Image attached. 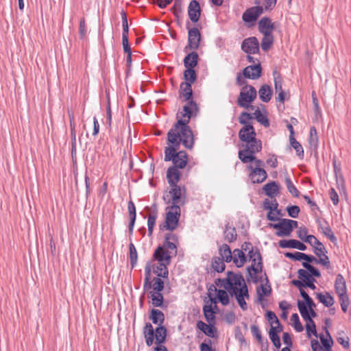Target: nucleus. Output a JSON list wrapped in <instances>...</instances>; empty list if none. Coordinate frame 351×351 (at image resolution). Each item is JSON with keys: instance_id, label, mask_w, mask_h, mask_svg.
Returning a JSON list of instances; mask_svg holds the SVG:
<instances>
[{"instance_id": "obj_1", "label": "nucleus", "mask_w": 351, "mask_h": 351, "mask_svg": "<svg viewBox=\"0 0 351 351\" xmlns=\"http://www.w3.org/2000/svg\"><path fill=\"white\" fill-rule=\"evenodd\" d=\"M198 111L197 104L191 101L183 106L182 112L177 114L178 120L167 133V143L170 146L179 147L180 143L186 149H192L194 145V136L189 123L193 114Z\"/></svg>"}, {"instance_id": "obj_2", "label": "nucleus", "mask_w": 351, "mask_h": 351, "mask_svg": "<svg viewBox=\"0 0 351 351\" xmlns=\"http://www.w3.org/2000/svg\"><path fill=\"white\" fill-rule=\"evenodd\" d=\"M256 134L253 125H246L241 128L239 132V138L241 141L245 143L243 145V149L239 151V158L243 163H247L253 160L250 156H245L247 152L258 153L262 149V142L256 138Z\"/></svg>"}, {"instance_id": "obj_3", "label": "nucleus", "mask_w": 351, "mask_h": 351, "mask_svg": "<svg viewBox=\"0 0 351 351\" xmlns=\"http://www.w3.org/2000/svg\"><path fill=\"white\" fill-rule=\"evenodd\" d=\"M178 147L169 146L165 149V161H172L173 167L178 169H183L186 167L188 160V155L184 151L177 152Z\"/></svg>"}, {"instance_id": "obj_4", "label": "nucleus", "mask_w": 351, "mask_h": 351, "mask_svg": "<svg viewBox=\"0 0 351 351\" xmlns=\"http://www.w3.org/2000/svg\"><path fill=\"white\" fill-rule=\"evenodd\" d=\"M247 256L250 261H252V265L247 267L248 277L254 283H257L258 282L257 274L262 272L263 270L261 255L259 250H256L254 252L250 251L247 253Z\"/></svg>"}, {"instance_id": "obj_5", "label": "nucleus", "mask_w": 351, "mask_h": 351, "mask_svg": "<svg viewBox=\"0 0 351 351\" xmlns=\"http://www.w3.org/2000/svg\"><path fill=\"white\" fill-rule=\"evenodd\" d=\"M241 282H243V276L240 273L235 274L229 271L227 272L226 278L217 279L215 284L218 287L224 288L232 296L233 290H235L237 286L241 285Z\"/></svg>"}, {"instance_id": "obj_6", "label": "nucleus", "mask_w": 351, "mask_h": 351, "mask_svg": "<svg viewBox=\"0 0 351 351\" xmlns=\"http://www.w3.org/2000/svg\"><path fill=\"white\" fill-rule=\"evenodd\" d=\"M256 96L257 92L255 88L251 85H245L239 93L237 104L240 107L254 110L255 106L250 104L256 98Z\"/></svg>"}, {"instance_id": "obj_7", "label": "nucleus", "mask_w": 351, "mask_h": 351, "mask_svg": "<svg viewBox=\"0 0 351 351\" xmlns=\"http://www.w3.org/2000/svg\"><path fill=\"white\" fill-rule=\"evenodd\" d=\"M165 224L160 228L162 230L165 228L168 230L173 231L176 230L178 226V221L180 217V208L177 206H170L167 208Z\"/></svg>"}, {"instance_id": "obj_8", "label": "nucleus", "mask_w": 351, "mask_h": 351, "mask_svg": "<svg viewBox=\"0 0 351 351\" xmlns=\"http://www.w3.org/2000/svg\"><path fill=\"white\" fill-rule=\"evenodd\" d=\"M171 189L169 191L171 198L167 203H171V206H180L183 205L186 199V188L184 186L176 185L170 186Z\"/></svg>"}, {"instance_id": "obj_9", "label": "nucleus", "mask_w": 351, "mask_h": 351, "mask_svg": "<svg viewBox=\"0 0 351 351\" xmlns=\"http://www.w3.org/2000/svg\"><path fill=\"white\" fill-rule=\"evenodd\" d=\"M298 307L302 318L306 322V329L308 337H311L312 334L317 337L318 334L316 330L315 322L311 319L308 311H306V307L302 303V301H298Z\"/></svg>"}, {"instance_id": "obj_10", "label": "nucleus", "mask_w": 351, "mask_h": 351, "mask_svg": "<svg viewBox=\"0 0 351 351\" xmlns=\"http://www.w3.org/2000/svg\"><path fill=\"white\" fill-rule=\"evenodd\" d=\"M232 296L235 297L239 305L242 310H247V305L245 300H248L250 298V295L248 293L247 287L243 278V282H241V285L237 286L235 290H233Z\"/></svg>"}, {"instance_id": "obj_11", "label": "nucleus", "mask_w": 351, "mask_h": 351, "mask_svg": "<svg viewBox=\"0 0 351 351\" xmlns=\"http://www.w3.org/2000/svg\"><path fill=\"white\" fill-rule=\"evenodd\" d=\"M250 170L249 178L253 184L263 182L267 178V173L263 168L254 167L252 165L248 167Z\"/></svg>"}, {"instance_id": "obj_12", "label": "nucleus", "mask_w": 351, "mask_h": 351, "mask_svg": "<svg viewBox=\"0 0 351 351\" xmlns=\"http://www.w3.org/2000/svg\"><path fill=\"white\" fill-rule=\"evenodd\" d=\"M201 40V34L197 27L189 29L188 32V45L186 47L192 50H196L199 48Z\"/></svg>"}, {"instance_id": "obj_13", "label": "nucleus", "mask_w": 351, "mask_h": 351, "mask_svg": "<svg viewBox=\"0 0 351 351\" xmlns=\"http://www.w3.org/2000/svg\"><path fill=\"white\" fill-rule=\"evenodd\" d=\"M280 222L277 223H270L269 227L277 230L276 235L279 237H289L292 232L291 227L287 223V219H279Z\"/></svg>"}, {"instance_id": "obj_14", "label": "nucleus", "mask_w": 351, "mask_h": 351, "mask_svg": "<svg viewBox=\"0 0 351 351\" xmlns=\"http://www.w3.org/2000/svg\"><path fill=\"white\" fill-rule=\"evenodd\" d=\"M242 50L248 54H255L259 51V43L256 37L245 39L241 45Z\"/></svg>"}, {"instance_id": "obj_15", "label": "nucleus", "mask_w": 351, "mask_h": 351, "mask_svg": "<svg viewBox=\"0 0 351 351\" xmlns=\"http://www.w3.org/2000/svg\"><path fill=\"white\" fill-rule=\"evenodd\" d=\"M264 9L265 8L260 5L252 7L243 12L242 19L247 23L254 22L263 12Z\"/></svg>"}, {"instance_id": "obj_16", "label": "nucleus", "mask_w": 351, "mask_h": 351, "mask_svg": "<svg viewBox=\"0 0 351 351\" xmlns=\"http://www.w3.org/2000/svg\"><path fill=\"white\" fill-rule=\"evenodd\" d=\"M212 303H214L215 305L213 307L212 304L204 305L203 306V313L205 317L206 320L208 322V324H215V309H217V299L215 298H210Z\"/></svg>"}, {"instance_id": "obj_17", "label": "nucleus", "mask_w": 351, "mask_h": 351, "mask_svg": "<svg viewBox=\"0 0 351 351\" xmlns=\"http://www.w3.org/2000/svg\"><path fill=\"white\" fill-rule=\"evenodd\" d=\"M188 15L193 23H197L200 18L201 8L199 2L192 0L188 7Z\"/></svg>"}, {"instance_id": "obj_18", "label": "nucleus", "mask_w": 351, "mask_h": 351, "mask_svg": "<svg viewBox=\"0 0 351 351\" xmlns=\"http://www.w3.org/2000/svg\"><path fill=\"white\" fill-rule=\"evenodd\" d=\"M154 260L159 263L170 264L171 258L173 256L168 251L164 249V247L158 246L154 253Z\"/></svg>"}, {"instance_id": "obj_19", "label": "nucleus", "mask_w": 351, "mask_h": 351, "mask_svg": "<svg viewBox=\"0 0 351 351\" xmlns=\"http://www.w3.org/2000/svg\"><path fill=\"white\" fill-rule=\"evenodd\" d=\"M261 71V66L260 64H258L246 66L243 71V74L246 78L256 80L260 77Z\"/></svg>"}, {"instance_id": "obj_20", "label": "nucleus", "mask_w": 351, "mask_h": 351, "mask_svg": "<svg viewBox=\"0 0 351 351\" xmlns=\"http://www.w3.org/2000/svg\"><path fill=\"white\" fill-rule=\"evenodd\" d=\"M274 29V24L267 16L263 17L258 22V30L263 34H272Z\"/></svg>"}, {"instance_id": "obj_21", "label": "nucleus", "mask_w": 351, "mask_h": 351, "mask_svg": "<svg viewBox=\"0 0 351 351\" xmlns=\"http://www.w3.org/2000/svg\"><path fill=\"white\" fill-rule=\"evenodd\" d=\"M335 289L339 298L348 296L346 281L341 274H337L336 277Z\"/></svg>"}, {"instance_id": "obj_22", "label": "nucleus", "mask_w": 351, "mask_h": 351, "mask_svg": "<svg viewBox=\"0 0 351 351\" xmlns=\"http://www.w3.org/2000/svg\"><path fill=\"white\" fill-rule=\"evenodd\" d=\"M279 246L282 248H293L301 251H304L307 248L303 243L295 239L280 240Z\"/></svg>"}, {"instance_id": "obj_23", "label": "nucleus", "mask_w": 351, "mask_h": 351, "mask_svg": "<svg viewBox=\"0 0 351 351\" xmlns=\"http://www.w3.org/2000/svg\"><path fill=\"white\" fill-rule=\"evenodd\" d=\"M167 179L170 186L178 185L180 179V173L176 167L171 166L167 171Z\"/></svg>"}, {"instance_id": "obj_24", "label": "nucleus", "mask_w": 351, "mask_h": 351, "mask_svg": "<svg viewBox=\"0 0 351 351\" xmlns=\"http://www.w3.org/2000/svg\"><path fill=\"white\" fill-rule=\"evenodd\" d=\"M280 185L275 181H271L264 185L263 191L270 198H274L279 193Z\"/></svg>"}, {"instance_id": "obj_25", "label": "nucleus", "mask_w": 351, "mask_h": 351, "mask_svg": "<svg viewBox=\"0 0 351 351\" xmlns=\"http://www.w3.org/2000/svg\"><path fill=\"white\" fill-rule=\"evenodd\" d=\"M262 108L264 110V113L261 112L259 108H257L256 109L254 108V112L252 114L253 115V119H256L265 128H268L269 126V121L265 111L264 106L262 105Z\"/></svg>"}, {"instance_id": "obj_26", "label": "nucleus", "mask_w": 351, "mask_h": 351, "mask_svg": "<svg viewBox=\"0 0 351 351\" xmlns=\"http://www.w3.org/2000/svg\"><path fill=\"white\" fill-rule=\"evenodd\" d=\"M232 261L237 267H241L244 265L247 261V257L243 250L235 249L232 252Z\"/></svg>"}, {"instance_id": "obj_27", "label": "nucleus", "mask_w": 351, "mask_h": 351, "mask_svg": "<svg viewBox=\"0 0 351 351\" xmlns=\"http://www.w3.org/2000/svg\"><path fill=\"white\" fill-rule=\"evenodd\" d=\"M180 95L184 97V101H187V104L193 101L191 99L193 95V90L191 88V84L189 82H182L180 88Z\"/></svg>"}, {"instance_id": "obj_28", "label": "nucleus", "mask_w": 351, "mask_h": 351, "mask_svg": "<svg viewBox=\"0 0 351 351\" xmlns=\"http://www.w3.org/2000/svg\"><path fill=\"white\" fill-rule=\"evenodd\" d=\"M158 217V210L156 205H153L152 208L148 215L147 219V228L149 235H151L153 232L154 228L156 223V221Z\"/></svg>"}, {"instance_id": "obj_29", "label": "nucleus", "mask_w": 351, "mask_h": 351, "mask_svg": "<svg viewBox=\"0 0 351 351\" xmlns=\"http://www.w3.org/2000/svg\"><path fill=\"white\" fill-rule=\"evenodd\" d=\"M259 97L263 102H269L272 96V90L267 84H263L258 90Z\"/></svg>"}, {"instance_id": "obj_30", "label": "nucleus", "mask_w": 351, "mask_h": 351, "mask_svg": "<svg viewBox=\"0 0 351 351\" xmlns=\"http://www.w3.org/2000/svg\"><path fill=\"white\" fill-rule=\"evenodd\" d=\"M215 324H209L207 325L202 321H198L197 322V327L202 330L206 335L210 337H214V332L215 330Z\"/></svg>"}, {"instance_id": "obj_31", "label": "nucleus", "mask_w": 351, "mask_h": 351, "mask_svg": "<svg viewBox=\"0 0 351 351\" xmlns=\"http://www.w3.org/2000/svg\"><path fill=\"white\" fill-rule=\"evenodd\" d=\"M198 54L195 51L189 53L184 59V64L186 68L194 69L197 64Z\"/></svg>"}, {"instance_id": "obj_32", "label": "nucleus", "mask_w": 351, "mask_h": 351, "mask_svg": "<svg viewBox=\"0 0 351 351\" xmlns=\"http://www.w3.org/2000/svg\"><path fill=\"white\" fill-rule=\"evenodd\" d=\"M219 252L221 256V258L226 263L232 261V252H231L230 247L227 244H223L219 247Z\"/></svg>"}, {"instance_id": "obj_33", "label": "nucleus", "mask_w": 351, "mask_h": 351, "mask_svg": "<svg viewBox=\"0 0 351 351\" xmlns=\"http://www.w3.org/2000/svg\"><path fill=\"white\" fill-rule=\"evenodd\" d=\"M308 143L311 149L315 151L319 145V138L316 128L313 126L310 129V134L308 137Z\"/></svg>"}, {"instance_id": "obj_34", "label": "nucleus", "mask_w": 351, "mask_h": 351, "mask_svg": "<svg viewBox=\"0 0 351 351\" xmlns=\"http://www.w3.org/2000/svg\"><path fill=\"white\" fill-rule=\"evenodd\" d=\"M223 236L226 241L232 243L236 241L237 234L235 228L229 226V224L226 225V228L223 230Z\"/></svg>"}, {"instance_id": "obj_35", "label": "nucleus", "mask_w": 351, "mask_h": 351, "mask_svg": "<svg viewBox=\"0 0 351 351\" xmlns=\"http://www.w3.org/2000/svg\"><path fill=\"white\" fill-rule=\"evenodd\" d=\"M150 319L154 324L162 326L165 321V315L158 309H152L151 311Z\"/></svg>"}, {"instance_id": "obj_36", "label": "nucleus", "mask_w": 351, "mask_h": 351, "mask_svg": "<svg viewBox=\"0 0 351 351\" xmlns=\"http://www.w3.org/2000/svg\"><path fill=\"white\" fill-rule=\"evenodd\" d=\"M154 337L157 344H162L165 342L167 336V329L163 326H158L155 330Z\"/></svg>"}, {"instance_id": "obj_37", "label": "nucleus", "mask_w": 351, "mask_h": 351, "mask_svg": "<svg viewBox=\"0 0 351 351\" xmlns=\"http://www.w3.org/2000/svg\"><path fill=\"white\" fill-rule=\"evenodd\" d=\"M169 264H165L163 263H159L157 266L154 267V272L158 277H161L163 278H167L169 275V271L167 266Z\"/></svg>"}, {"instance_id": "obj_38", "label": "nucleus", "mask_w": 351, "mask_h": 351, "mask_svg": "<svg viewBox=\"0 0 351 351\" xmlns=\"http://www.w3.org/2000/svg\"><path fill=\"white\" fill-rule=\"evenodd\" d=\"M274 43V36L272 34H263V38L261 40V49L264 51H267L271 47Z\"/></svg>"}, {"instance_id": "obj_39", "label": "nucleus", "mask_w": 351, "mask_h": 351, "mask_svg": "<svg viewBox=\"0 0 351 351\" xmlns=\"http://www.w3.org/2000/svg\"><path fill=\"white\" fill-rule=\"evenodd\" d=\"M269 338H270L271 341H272L274 346L276 348H280L281 346V343H280V337L278 335V331H277L276 327H274L271 326V327L270 328L269 331Z\"/></svg>"}, {"instance_id": "obj_40", "label": "nucleus", "mask_w": 351, "mask_h": 351, "mask_svg": "<svg viewBox=\"0 0 351 351\" xmlns=\"http://www.w3.org/2000/svg\"><path fill=\"white\" fill-rule=\"evenodd\" d=\"M271 293V289L270 285H269L268 288L265 287L263 285H261V286L258 287L256 288L258 301L259 302H262L263 300V297L270 295Z\"/></svg>"}, {"instance_id": "obj_41", "label": "nucleus", "mask_w": 351, "mask_h": 351, "mask_svg": "<svg viewBox=\"0 0 351 351\" xmlns=\"http://www.w3.org/2000/svg\"><path fill=\"white\" fill-rule=\"evenodd\" d=\"M317 222L318 223L319 228H322V232L325 236H326L332 242L337 241V239L327 221H325L326 224L325 227H322L320 220H317Z\"/></svg>"}, {"instance_id": "obj_42", "label": "nucleus", "mask_w": 351, "mask_h": 351, "mask_svg": "<svg viewBox=\"0 0 351 351\" xmlns=\"http://www.w3.org/2000/svg\"><path fill=\"white\" fill-rule=\"evenodd\" d=\"M151 271V265L147 263L145 268L144 290H148L152 288Z\"/></svg>"}, {"instance_id": "obj_43", "label": "nucleus", "mask_w": 351, "mask_h": 351, "mask_svg": "<svg viewBox=\"0 0 351 351\" xmlns=\"http://www.w3.org/2000/svg\"><path fill=\"white\" fill-rule=\"evenodd\" d=\"M317 298L321 303L327 307L331 306L334 304V299L328 293H326V295L321 293H317Z\"/></svg>"}, {"instance_id": "obj_44", "label": "nucleus", "mask_w": 351, "mask_h": 351, "mask_svg": "<svg viewBox=\"0 0 351 351\" xmlns=\"http://www.w3.org/2000/svg\"><path fill=\"white\" fill-rule=\"evenodd\" d=\"M212 267L217 272H222L225 269V263L224 261L222 260L220 257H214L212 259Z\"/></svg>"}, {"instance_id": "obj_45", "label": "nucleus", "mask_w": 351, "mask_h": 351, "mask_svg": "<svg viewBox=\"0 0 351 351\" xmlns=\"http://www.w3.org/2000/svg\"><path fill=\"white\" fill-rule=\"evenodd\" d=\"M215 291L217 292V298L219 302L224 306L228 305L230 303V299L228 293L226 290L217 289V288L213 285Z\"/></svg>"}, {"instance_id": "obj_46", "label": "nucleus", "mask_w": 351, "mask_h": 351, "mask_svg": "<svg viewBox=\"0 0 351 351\" xmlns=\"http://www.w3.org/2000/svg\"><path fill=\"white\" fill-rule=\"evenodd\" d=\"M326 335L328 337V339L324 338V335H320L319 338L323 346L325 348L326 351H332V346L333 345V340L328 332V330H326Z\"/></svg>"}, {"instance_id": "obj_47", "label": "nucleus", "mask_w": 351, "mask_h": 351, "mask_svg": "<svg viewBox=\"0 0 351 351\" xmlns=\"http://www.w3.org/2000/svg\"><path fill=\"white\" fill-rule=\"evenodd\" d=\"M184 82L193 84L197 79V74L193 69L186 68L184 72Z\"/></svg>"}, {"instance_id": "obj_48", "label": "nucleus", "mask_w": 351, "mask_h": 351, "mask_svg": "<svg viewBox=\"0 0 351 351\" xmlns=\"http://www.w3.org/2000/svg\"><path fill=\"white\" fill-rule=\"evenodd\" d=\"M290 143L293 148L295 150L297 155L302 158L304 157V149L301 144L295 140L293 136H290Z\"/></svg>"}, {"instance_id": "obj_49", "label": "nucleus", "mask_w": 351, "mask_h": 351, "mask_svg": "<svg viewBox=\"0 0 351 351\" xmlns=\"http://www.w3.org/2000/svg\"><path fill=\"white\" fill-rule=\"evenodd\" d=\"M129 250H130V264H131L132 267L134 268L136 266V263H137L138 254H137L136 249L132 243H130Z\"/></svg>"}, {"instance_id": "obj_50", "label": "nucleus", "mask_w": 351, "mask_h": 351, "mask_svg": "<svg viewBox=\"0 0 351 351\" xmlns=\"http://www.w3.org/2000/svg\"><path fill=\"white\" fill-rule=\"evenodd\" d=\"M150 293L152 304L156 307L162 306L164 300L162 294L160 292H150Z\"/></svg>"}, {"instance_id": "obj_51", "label": "nucleus", "mask_w": 351, "mask_h": 351, "mask_svg": "<svg viewBox=\"0 0 351 351\" xmlns=\"http://www.w3.org/2000/svg\"><path fill=\"white\" fill-rule=\"evenodd\" d=\"M285 184L287 186V188L289 191V192L295 197H298L299 196V191L297 189V188L295 186L293 183L292 182L291 178L289 176H287L285 178Z\"/></svg>"}, {"instance_id": "obj_52", "label": "nucleus", "mask_w": 351, "mask_h": 351, "mask_svg": "<svg viewBox=\"0 0 351 351\" xmlns=\"http://www.w3.org/2000/svg\"><path fill=\"white\" fill-rule=\"evenodd\" d=\"M278 203L276 199H274L273 201H269L266 199L263 202V208L265 210H269L271 211L276 210L277 214H280V210H278Z\"/></svg>"}, {"instance_id": "obj_53", "label": "nucleus", "mask_w": 351, "mask_h": 351, "mask_svg": "<svg viewBox=\"0 0 351 351\" xmlns=\"http://www.w3.org/2000/svg\"><path fill=\"white\" fill-rule=\"evenodd\" d=\"M162 247H164V249H165L166 251H168L173 256H176L177 255V243L169 241H165Z\"/></svg>"}, {"instance_id": "obj_54", "label": "nucleus", "mask_w": 351, "mask_h": 351, "mask_svg": "<svg viewBox=\"0 0 351 351\" xmlns=\"http://www.w3.org/2000/svg\"><path fill=\"white\" fill-rule=\"evenodd\" d=\"M253 119V115L250 113H248L247 112H243L241 113L240 116L239 117V123L243 125L244 126L246 125H252L250 123V120Z\"/></svg>"}, {"instance_id": "obj_55", "label": "nucleus", "mask_w": 351, "mask_h": 351, "mask_svg": "<svg viewBox=\"0 0 351 351\" xmlns=\"http://www.w3.org/2000/svg\"><path fill=\"white\" fill-rule=\"evenodd\" d=\"M182 0H174L173 6L171 8V11L173 12L174 16L176 18H180V14L182 12Z\"/></svg>"}, {"instance_id": "obj_56", "label": "nucleus", "mask_w": 351, "mask_h": 351, "mask_svg": "<svg viewBox=\"0 0 351 351\" xmlns=\"http://www.w3.org/2000/svg\"><path fill=\"white\" fill-rule=\"evenodd\" d=\"M291 321L293 323V326L297 332H302L303 326L300 321L299 316L297 313H293L291 317Z\"/></svg>"}, {"instance_id": "obj_57", "label": "nucleus", "mask_w": 351, "mask_h": 351, "mask_svg": "<svg viewBox=\"0 0 351 351\" xmlns=\"http://www.w3.org/2000/svg\"><path fill=\"white\" fill-rule=\"evenodd\" d=\"M302 265L303 267L305 268L311 276L317 278H319L321 276L320 271L310 263H302Z\"/></svg>"}, {"instance_id": "obj_58", "label": "nucleus", "mask_w": 351, "mask_h": 351, "mask_svg": "<svg viewBox=\"0 0 351 351\" xmlns=\"http://www.w3.org/2000/svg\"><path fill=\"white\" fill-rule=\"evenodd\" d=\"M152 288L156 292H160L164 289V282L160 278H154L153 279V284Z\"/></svg>"}, {"instance_id": "obj_59", "label": "nucleus", "mask_w": 351, "mask_h": 351, "mask_svg": "<svg viewBox=\"0 0 351 351\" xmlns=\"http://www.w3.org/2000/svg\"><path fill=\"white\" fill-rule=\"evenodd\" d=\"M251 332L252 335L257 339L258 342L261 344L263 343V339L262 337V335L261 330L258 326L252 325L251 326Z\"/></svg>"}, {"instance_id": "obj_60", "label": "nucleus", "mask_w": 351, "mask_h": 351, "mask_svg": "<svg viewBox=\"0 0 351 351\" xmlns=\"http://www.w3.org/2000/svg\"><path fill=\"white\" fill-rule=\"evenodd\" d=\"M287 210L289 217L297 218L299 215L300 209L298 206H290L287 208Z\"/></svg>"}, {"instance_id": "obj_61", "label": "nucleus", "mask_w": 351, "mask_h": 351, "mask_svg": "<svg viewBox=\"0 0 351 351\" xmlns=\"http://www.w3.org/2000/svg\"><path fill=\"white\" fill-rule=\"evenodd\" d=\"M285 257L294 261H302L303 257V253L300 252H286L285 254Z\"/></svg>"}, {"instance_id": "obj_62", "label": "nucleus", "mask_w": 351, "mask_h": 351, "mask_svg": "<svg viewBox=\"0 0 351 351\" xmlns=\"http://www.w3.org/2000/svg\"><path fill=\"white\" fill-rule=\"evenodd\" d=\"M298 237L304 242H305L306 237H308V229L306 227H300L298 232Z\"/></svg>"}, {"instance_id": "obj_63", "label": "nucleus", "mask_w": 351, "mask_h": 351, "mask_svg": "<svg viewBox=\"0 0 351 351\" xmlns=\"http://www.w3.org/2000/svg\"><path fill=\"white\" fill-rule=\"evenodd\" d=\"M86 34V27L84 18L81 19L79 26V34L80 38H83Z\"/></svg>"}, {"instance_id": "obj_64", "label": "nucleus", "mask_w": 351, "mask_h": 351, "mask_svg": "<svg viewBox=\"0 0 351 351\" xmlns=\"http://www.w3.org/2000/svg\"><path fill=\"white\" fill-rule=\"evenodd\" d=\"M212 341L210 339L205 340L199 346L200 351H214L211 348Z\"/></svg>"}]
</instances>
